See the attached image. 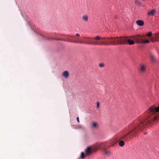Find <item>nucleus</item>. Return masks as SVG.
Returning <instances> with one entry per match:
<instances>
[{"label":"nucleus","mask_w":159,"mask_h":159,"mask_svg":"<svg viewBox=\"0 0 159 159\" xmlns=\"http://www.w3.org/2000/svg\"><path fill=\"white\" fill-rule=\"evenodd\" d=\"M104 152L105 155H108L110 154L111 152L109 151H107L105 150H104Z\"/></svg>","instance_id":"obj_17"},{"label":"nucleus","mask_w":159,"mask_h":159,"mask_svg":"<svg viewBox=\"0 0 159 159\" xmlns=\"http://www.w3.org/2000/svg\"><path fill=\"white\" fill-rule=\"evenodd\" d=\"M150 39L152 42H155L157 41V39H155V37H152Z\"/></svg>","instance_id":"obj_18"},{"label":"nucleus","mask_w":159,"mask_h":159,"mask_svg":"<svg viewBox=\"0 0 159 159\" xmlns=\"http://www.w3.org/2000/svg\"><path fill=\"white\" fill-rule=\"evenodd\" d=\"M159 106L157 107L153 106L150 107L144 114L145 118L139 117L130 123L126 128L128 132L127 134L120 135L119 139L127 141L135 136L144 126L150 124L157 119L159 116Z\"/></svg>","instance_id":"obj_1"},{"label":"nucleus","mask_w":159,"mask_h":159,"mask_svg":"<svg viewBox=\"0 0 159 159\" xmlns=\"http://www.w3.org/2000/svg\"><path fill=\"white\" fill-rule=\"evenodd\" d=\"M117 18V17H116V16H115V19H116V18Z\"/></svg>","instance_id":"obj_30"},{"label":"nucleus","mask_w":159,"mask_h":159,"mask_svg":"<svg viewBox=\"0 0 159 159\" xmlns=\"http://www.w3.org/2000/svg\"><path fill=\"white\" fill-rule=\"evenodd\" d=\"M60 36H59V37H61V39H55V40H62L65 41L70 42L71 43H77V41H73L72 40H69L70 38V35H66L65 34H61L60 35Z\"/></svg>","instance_id":"obj_5"},{"label":"nucleus","mask_w":159,"mask_h":159,"mask_svg":"<svg viewBox=\"0 0 159 159\" xmlns=\"http://www.w3.org/2000/svg\"><path fill=\"white\" fill-rule=\"evenodd\" d=\"M136 24L142 26L144 25V21L141 20H138L136 21Z\"/></svg>","instance_id":"obj_12"},{"label":"nucleus","mask_w":159,"mask_h":159,"mask_svg":"<svg viewBox=\"0 0 159 159\" xmlns=\"http://www.w3.org/2000/svg\"><path fill=\"white\" fill-rule=\"evenodd\" d=\"M84 157V154L83 152H81V157L82 158H83Z\"/></svg>","instance_id":"obj_21"},{"label":"nucleus","mask_w":159,"mask_h":159,"mask_svg":"<svg viewBox=\"0 0 159 159\" xmlns=\"http://www.w3.org/2000/svg\"><path fill=\"white\" fill-rule=\"evenodd\" d=\"M63 76L66 78H68L69 76V73L67 71H65L62 74Z\"/></svg>","instance_id":"obj_11"},{"label":"nucleus","mask_w":159,"mask_h":159,"mask_svg":"<svg viewBox=\"0 0 159 159\" xmlns=\"http://www.w3.org/2000/svg\"><path fill=\"white\" fill-rule=\"evenodd\" d=\"M92 126L93 128H96L97 127V124L95 122H93L92 125Z\"/></svg>","instance_id":"obj_19"},{"label":"nucleus","mask_w":159,"mask_h":159,"mask_svg":"<svg viewBox=\"0 0 159 159\" xmlns=\"http://www.w3.org/2000/svg\"><path fill=\"white\" fill-rule=\"evenodd\" d=\"M99 107V103L98 102H97V108H98Z\"/></svg>","instance_id":"obj_26"},{"label":"nucleus","mask_w":159,"mask_h":159,"mask_svg":"<svg viewBox=\"0 0 159 159\" xmlns=\"http://www.w3.org/2000/svg\"><path fill=\"white\" fill-rule=\"evenodd\" d=\"M99 66L100 67H102L104 66V65L103 63H100L99 64Z\"/></svg>","instance_id":"obj_22"},{"label":"nucleus","mask_w":159,"mask_h":159,"mask_svg":"<svg viewBox=\"0 0 159 159\" xmlns=\"http://www.w3.org/2000/svg\"><path fill=\"white\" fill-rule=\"evenodd\" d=\"M155 39H157L158 38H159V34H155Z\"/></svg>","instance_id":"obj_23"},{"label":"nucleus","mask_w":159,"mask_h":159,"mask_svg":"<svg viewBox=\"0 0 159 159\" xmlns=\"http://www.w3.org/2000/svg\"><path fill=\"white\" fill-rule=\"evenodd\" d=\"M82 19L83 21L86 22L88 20V16L87 15H83L82 16Z\"/></svg>","instance_id":"obj_14"},{"label":"nucleus","mask_w":159,"mask_h":159,"mask_svg":"<svg viewBox=\"0 0 159 159\" xmlns=\"http://www.w3.org/2000/svg\"><path fill=\"white\" fill-rule=\"evenodd\" d=\"M74 36L70 35V38L69 40H72L73 41H77V42H78L77 43H82V42H81V41L79 40H73V38H74Z\"/></svg>","instance_id":"obj_15"},{"label":"nucleus","mask_w":159,"mask_h":159,"mask_svg":"<svg viewBox=\"0 0 159 159\" xmlns=\"http://www.w3.org/2000/svg\"><path fill=\"white\" fill-rule=\"evenodd\" d=\"M119 145L120 147H123L124 145V142L123 141L121 140L119 141Z\"/></svg>","instance_id":"obj_16"},{"label":"nucleus","mask_w":159,"mask_h":159,"mask_svg":"<svg viewBox=\"0 0 159 159\" xmlns=\"http://www.w3.org/2000/svg\"><path fill=\"white\" fill-rule=\"evenodd\" d=\"M101 43L104 44L101 45H110L123 44L128 43L130 45L134 44V42L131 40H128L126 38L122 37L116 38H101Z\"/></svg>","instance_id":"obj_2"},{"label":"nucleus","mask_w":159,"mask_h":159,"mask_svg":"<svg viewBox=\"0 0 159 159\" xmlns=\"http://www.w3.org/2000/svg\"><path fill=\"white\" fill-rule=\"evenodd\" d=\"M75 36H80V35L79 34L77 33L76 34Z\"/></svg>","instance_id":"obj_28"},{"label":"nucleus","mask_w":159,"mask_h":159,"mask_svg":"<svg viewBox=\"0 0 159 159\" xmlns=\"http://www.w3.org/2000/svg\"><path fill=\"white\" fill-rule=\"evenodd\" d=\"M146 65L144 64H142L140 65L139 70L141 73H143L146 71Z\"/></svg>","instance_id":"obj_7"},{"label":"nucleus","mask_w":159,"mask_h":159,"mask_svg":"<svg viewBox=\"0 0 159 159\" xmlns=\"http://www.w3.org/2000/svg\"><path fill=\"white\" fill-rule=\"evenodd\" d=\"M156 10L155 9H153L152 10H149L148 12V14L150 16H154Z\"/></svg>","instance_id":"obj_9"},{"label":"nucleus","mask_w":159,"mask_h":159,"mask_svg":"<svg viewBox=\"0 0 159 159\" xmlns=\"http://www.w3.org/2000/svg\"><path fill=\"white\" fill-rule=\"evenodd\" d=\"M135 3L137 5H140V2L138 0H136L135 1Z\"/></svg>","instance_id":"obj_24"},{"label":"nucleus","mask_w":159,"mask_h":159,"mask_svg":"<svg viewBox=\"0 0 159 159\" xmlns=\"http://www.w3.org/2000/svg\"><path fill=\"white\" fill-rule=\"evenodd\" d=\"M77 120L78 123L80 122L79 117H77Z\"/></svg>","instance_id":"obj_27"},{"label":"nucleus","mask_w":159,"mask_h":159,"mask_svg":"<svg viewBox=\"0 0 159 159\" xmlns=\"http://www.w3.org/2000/svg\"><path fill=\"white\" fill-rule=\"evenodd\" d=\"M147 35L148 37L151 36L152 35V33L151 32H149L147 34Z\"/></svg>","instance_id":"obj_20"},{"label":"nucleus","mask_w":159,"mask_h":159,"mask_svg":"<svg viewBox=\"0 0 159 159\" xmlns=\"http://www.w3.org/2000/svg\"><path fill=\"white\" fill-rule=\"evenodd\" d=\"M147 134V132H146V133H144V134Z\"/></svg>","instance_id":"obj_29"},{"label":"nucleus","mask_w":159,"mask_h":159,"mask_svg":"<svg viewBox=\"0 0 159 159\" xmlns=\"http://www.w3.org/2000/svg\"><path fill=\"white\" fill-rule=\"evenodd\" d=\"M89 45H101L102 44H104V43H101V38L99 36H97L94 38H93V40L92 42H90L89 43Z\"/></svg>","instance_id":"obj_4"},{"label":"nucleus","mask_w":159,"mask_h":159,"mask_svg":"<svg viewBox=\"0 0 159 159\" xmlns=\"http://www.w3.org/2000/svg\"><path fill=\"white\" fill-rule=\"evenodd\" d=\"M73 40H79V38H76L75 36H74V38H73Z\"/></svg>","instance_id":"obj_25"},{"label":"nucleus","mask_w":159,"mask_h":159,"mask_svg":"<svg viewBox=\"0 0 159 159\" xmlns=\"http://www.w3.org/2000/svg\"><path fill=\"white\" fill-rule=\"evenodd\" d=\"M150 58L151 59V60L153 62H156L157 61V59L156 57L155 56L153 55V54H151L150 55Z\"/></svg>","instance_id":"obj_13"},{"label":"nucleus","mask_w":159,"mask_h":159,"mask_svg":"<svg viewBox=\"0 0 159 159\" xmlns=\"http://www.w3.org/2000/svg\"><path fill=\"white\" fill-rule=\"evenodd\" d=\"M93 151V149L91 147H89L87 148L85 150V153L88 156L91 154Z\"/></svg>","instance_id":"obj_8"},{"label":"nucleus","mask_w":159,"mask_h":159,"mask_svg":"<svg viewBox=\"0 0 159 159\" xmlns=\"http://www.w3.org/2000/svg\"><path fill=\"white\" fill-rule=\"evenodd\" d=\"M145 36V35H137L130 37V39H128V37H122V38H126L128 40H131L133 41L134 43L135 42L138 43L146 44L149 43L150 41L148 39H143V37Z\"/></svg>","instance_id":"obj_3"},{"label":"nucleus","mask_w":159,"mask_h":159,"mask_svg":"<svg viewBox=\"0 0 159 159\" xmlns=\"http://www.w3.org/2000/svg\"><path fill=\"white\" fill-rule=\"evenodd\" d=\"M41 36L43 37V39H44L48 40H53V39L52 38H51L50 37H49L48 35L43 34L42 35H41Z\"/></svg>","instance_id":"obj_10"},{"label":"nucleus","mask_w":159,"mask_h":159,"mask_svg":"<svg viewBox=\"0 0 159 159\" xmlns=\"http://www.w3.org/2000/svg\"><path fill=\"white\" fill-rule=\"evenodd\" d=\"M84 38L85 39V42H83V41H81V42H82V43H84V44H89V42H92L93 40V38H91L89 37H84Z\"/></svg>","instance_id":"obj_6"}]
</instances>
